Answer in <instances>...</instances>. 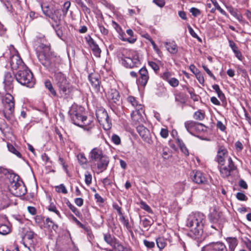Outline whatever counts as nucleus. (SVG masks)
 <instances>
[{
	"mask_svg": "<svg viewBox=\"0 0 251 251\" xmlns=\"http://www.w3.org/2000/svg\"><path fill=\"white\" fill-rule=\"evenodd\" d=\"M127 101L133 106V107L135 108V110L139 109V105H142V104H139L135 98L133 96L128 97L127 98Z\"/></svg>",
	"mask_w": 251,
	"mask_h": 251,
	"instance_id": "nucleus-29",
	"label": "nucleus"
},
{
	"mask_svg": "<svg viewBox=\"0 0 251 251\" xmlns=\"http://www.w3.org/2000/svg\"><path fill=\"white\" fill-rule=\"evenodd\" d=\"M194 118L197 120L202 121L204 118V113L201 111H197L194 113Z\"/></svg>",
	"mask_w": 251,
	"mask_h": 251,
	"instance_id": "nucleus-44",
	"label": "nucleus"
},
{
	"mask_svg": "<svg viewBox=\"0 0 251 251\" xmlns=\"http://www.w3.org/2000/svg\"><path fill=\"white\" fill-rule=\"evenodd\" d=\"M205 221V215L201 212L192 213L188 216L186 226L190 228L193 238L199 239L201 236Z\"/></svg>",
	"mask_w": 251,
	"mask_h": 251,
	"instance_id": "nucleus-1",
	"label": "nucleus"
},
{
	"mask_svg": "<svg viewBox=\"0 0 251 251\" xmlns=\"http://www.w3.org/2000/svg\"><path fill=\"white\" fill-rule=\"evenodd\" d=\"M153 2L160 7H163L165 4L164 0H153Z\"/></svg>",
	"mask_w": 251,
	"mask_h": 251,
	"instance_id": "nucleus-61",
	"label": "nucleus"
},
{
	"mask_svg": "<svg viewBox=\"0 0 251 251\" xmlns=\"http://www.w3.org/2000/svg\"><path fill=\"white\" fill-rule=\"evenodd\" d=\"M7 146L9 151L14 154L18 157H21L22 155L20 152L12 144L7 143Z\"/></svg>",
	"mask_w": 251,
	"mask_h": 251,
	"instance_id": "nucleus-33",
	"label": "nucleus"
},
{
	"mask_svg": "<svg viewBox=\"0 0 251 251\" xmlns=\"http://www.w3.org/2000/svg\"><path fill=\"white\" fill-rule=\"evenodd\" d=\"M139 74L140 76L137 79L138 83L144 86L147 83L149 78L148 72L146 68L143 67L139 70Z\"/></svg>",
	"mask_w": 251,
	"mask_h": 251,
	"instance_id": "nucleus-19",
	"label": "nucleus"
},
{
	"mask_svg": "<svg viewBox=\"0 0 251 251\" xmlns=\"http://www.w3.org/2000/svg\"><path fill=\"white\" fill-rule=\"evenodd\" d=\"M67 206L69 207V208L72 210V211L77 217H79L80 215V213L79 210L72 204L70 202L68 201L66 203Z\"/></svg>",
	"mask_w": 251,
	"mask_h": 251,
	"instance_id": "nucleus-39",
	"label": "nucleus"
},
{
	"mask_svg": "<svg viewBox=\"0 0 251 251\" xmlns=\"http://www.w3.org/2000/svg\"><path fill=\"white\" fill-rule=\"evenodd\" d=\"M236 198L239 201H245L248 199L247 197L243 193L238 192L236 195Z\"/></svg>",
	"mask_w": 251,
	"mask_h": 251,
	"instance_id": "nucleus-52",
	"label": "nucleus"
},
{
	"mask_svg": "<svg viewBox=\"0 0 251 251\" xmlns=\"http://www.w3.org/2000/svg\"><path fill=\"white\" fill-rule=\"evenodd\" d=\"M87 42L94 54L97 57H100L101 50L95 41L90 37Z\"/></svg>",
	"mask_w": 251,
	"mask_h": 251,
	"instance_id": "nucleus-22",
	"label": "nucleus"
},
{
	"mask_svg": "<svg viewBox=\"0 0 251 251\" xmlns=\"http://www.w3.org/2000/svg\"><path fill=\"white\" fill-rule=\"evenodd\" d=\"M176 143L179 147L181 151L183 152V153L188 156L189 155V151L185 144L183 143L182 141L179 138L176 139Z\"/></svg>",
	"mask_w": 251,
	"mask_h": 251,
	"instance_id": "nucleus-30",
	"label": "nucleus"
},
{
	"mask_svg": "<svg viewBox=\"0 0 251 251\" xmlns=\"http://www.w3.org/2000/svg\"><path fill=\"white\" fill-rule=\"evenodd\" d=\"M77 159L81 165L86 164L87 162V159L84 154L82 153H80L77 155Z\"/></svg>",
	"mask_w": 251,
	"mask_h": 251,
	"instance_id": "nucleus-40",
	"label": "nucleus"
},
{
	"mask_svg": "<svg viewBox=\"0 0 251 251\" xmlns=\"http://www.w3.org/2000/svg\"><path fill=\"white\" fill-rule=\"evenodd\" d=\"M104 241L109 245L113 246L114 243L113 239L109 234H105L104 235Z\"/></svg>",
	"mask_w": 251,
	"mask_h": 251,
	"instance_id": "nucleus-46",
	"label": "nucleus"
},
{
	"mask_svg": "<svg viewBox=\"0 0 251 251\" xmlns=\"http://www.w3.org/2000/svg\"><path fill=\"white\" fill-rule=\"evenodd\" d=\"M202 68L204 70V71L206 72V73L212 78L215 79V77L214 75L212 73L210 70L205 65L202 66Z\"/></svg>",
	"mask_w": 251,
	"mask_h": 251,
	"instance_id": "nucleus-63",
	"label": "nucleus"
},
{
	"mask_svg": "<svg viewBox=\"0 0 251 251\" xmlns=\"http://www.w3.org/2000/svg\"><path fill=\"white\" fill-rule=\"evenodd\" d=\"M96 115L99 122L104 127V128H110V121L105 109L102 108L98 109L96 111Z\"/></svg>",
	"mask_w": 251,
	"mask_h": 251,
	"instance_id": "nucleus-8",
	"label": "nucleus"
},
{
	"mask_svg": "<svg viewBox=\"0 0 251 251\" xmlns=\"http://www.w3.org/2000/svg\"><path fill=\"white\" fill-rule=\"evenodd\" d=\"M45 86L46 88H47L49 91L50 92V93L53 96H55L56 95V92L54 89L53 88L52 85L50 81H46L45 82Z\"/></svg>",
	"mask_w": 251,
	"mask_h": 251,
	"instance_id": "nucleus-38",
	"label": "nucleus"
},
{
	"mask_svg": "<svg viewBox=\"0 0 251 251\" xmlns=\"http://www.w3.org/2000/svg\"><path fill=\"white\" fill-rule=\"evenodd\" d=\"M42 11L45 15L49 17L53 11L52 8H50L49 5L42 4L41 5Z\"/></svg>",
	"mask_w": 251,
	"mask_h": 251,
	"instance_id": "nucleus-34",
	"label": "nucleus"
},
{
	"mask_svg": "<svg viewBox=\"0 0 251 251\" xmlns=\"http://www.w3.org/2000/svg\"><path fill=\"white\" fill-rule=\"evenodd\" d=\"M190 12L192 13V15L195 17H197L201 14V11L195 7H192L190 9Z\"/></svg>",
	"mask_w": 251,
	"mask_h": 251,
	"instance_id": "nucleus-55",
	"label": "nucleus"
},
{
	"mask_svg": "<svg viewBox=\"0 0 251 251\" xmlns=\"http://www.w3.org/2000/svg\"><path fill=\"white\" fill-rule=\"evenodd\" d=\"M71 6V2L69 1H66L63 5V9L62 10L63 14L66 16L68 13V10Z\"/></svg>",
	"mask_w": 251,
	"mask_h": 251,
	"instance_id": "nucleus-48",
	"label": "nucleus"
},
{
	"mask_svg": "<svg viewBox=\"0 0 251 251\" xmlns=\"http://www.w3.org/2000/svg\"><path fill=\"white\" fill-rule=\"evenodd\" d=\"M185 187V184L184 182H180L176 184L175 185V188L179 193H182Z\"/></svg>",
	"mask_w": 251,
	"mask_h": 251,
	"instance_id": "nucleus-45",
	"label": "nucleus"
},
{
	"mask_svg": "<svg viewBox=\"0 0 251 251\" xmlns=\"http://www.w3.org/2000/svg\"><path fill=\"white\" fill-rule=\"evenodd\" d=\"M122 64L126 68H132L134 67L137 66L138 65L137 63H134V61L128 55L125 56L123 55L122 57Z\"/></svg>",
	"mask_w": 251,
	"mask_h": 251,
	"instance_id": "nucleus-24",
	"label": "nucleus"
},
{
	"mask_svg": "<svg viewBox=\"0 0 251 251\" xmlns=\"http://www.w3.org/2000/svg\"><path fill=\"white\" fill-rule=\"evenodd\" d=\"M201 251H227L226 245L222 242L211 243L204 246Z\"/></svg>",
	"mask_w": 251,
	"mask_h": 251,
	"instance_id": "nucleus-15",
	"label": "nucleus"
},
{
	"mask_svg": "<svg viewBox=\"0 0 251 251\" xmlns=\"http://www.w3.org/2000/svg\"><path fill=\"white\" fill-rule=\"evenodd\" d=\"M160 134L162 138H166L169 135L168 130L166 128H162Z\"/></svg>",
	"mask_w": 251,
	"mask_h": 251,
	"instance_id": "nucleus-59",
	"label": "nucleus"
},
{
	"mask_svg": "<svg viewBox=\"0 0 251 251\" xmlns=\"http://www.w3.org/2000/svg\"><path fill=\"white\" fill-rule=\"evenodd\" d=\"M13 80V78L11 74L9 73H6L4 76V79L3 81L5 85L10 87V86L12 84Z\"/></svg>",
	"mask_w": 251,
	"mask_h": 251,
	"instance_id": "nucleus-31",
	"label": "nucleus"
},
{
	"mask_svg": "<svg viewBox=\"0 0 251 251\" xmlns=\"http://www.w3.org/2000/svg\"><path fill=\"white\" fill-rule=\"evenodd\" d=\"M127 55L133 59L134 63L140 64L139 55L138 51L134 50H129L127 52Z\"/></svg>",
	"mask_w": 251,
	"mask_h": 251,
	"instance_id": "nucleus-27",
	"label": "nucleus"
},
{
	"mask_svg": "<svg viewBox=\"0 0 251 251\" xmlns=\"http://www.w3.org/2000/svg\"><path fill=\"white\" fill-rule=\"evenodd\" d=\"M54 81L61 96L64 99L72 97L75 87L72 85L66 75L60 72L54 74Z\"/></svg>",
	"mask_w": 251,
	"mask_h": 251,
	"instance_id": "nucleus-2",
	"label": "nucleus"
},
{
	"mask_svg": "<svg viewBox=\"0 0 251 251\" xmlns=\"http://www.w3.org/2000/svg\"><path fill=\"white\" fill-rule=\"evenodd\" d=\"M111 140L115 145H118L121 143V139L120 137L116 134H114L112 136Z\"/></svg>",
	"mask_w": 251,
	"mask_h": 251,
	"instance_id": "nucleus-53",
	"label": "nucleus"
},
{
	"mask_svg": "<svg viewBox=\"0 0 251 251\" xmlns=\"http://www.w3.org/2000/svg\"><path fill=\"white\" fill-rule=\"evenodd\" d=\"M141 221L142 222L143 227L147 229H148L149 227H150L153 224L152 220L149 219L148 218H144V219L141 220Z\"/></svg>",
	"mask_w": 251,
	"mask_h": 251,
	"instance_id": "nucleus-35",
	"label": "nucleus"
},
{
	"mask_svg": "<svg viewBox=\"0 0 251 251\" xmlns=\"http://www.w3.org/2000/svg\"><path fill=\"white\" fill-rule=\"evenodd\" d=\"M119 33V38L122 40L123 41H127L128 42L130 43H134L136 39H129V38H125L124 37V36L125 35V33L122 31H119V32H118Z\"/></svg>",
	"mask_w": 251,
	"mask_h": 251,
	"instance_id": "nucleus-36",
	"label": "nucleus"
},
{
	"mask_svg": "<svg viewBox=\"0 0 251 251\" xmlns=\"http://www.w3.org/2000/svg\"><path fill=\"white\" fill-rule=\"evenodd\" d=\"M9 181L11 183L10 187L14 191L15 195L17 196L24 195L26 193V187L22 181L19 179V176L15 174L9 175Z\"/></svg>",
	"mask_w": 251,
	"mask_h": 251,
	"instance_id": "nucleus-6",
	"label": "nucleus"
},
{
	"mask_svg": "<svg viewBox=\"0 0 251 251\" xmlns=\"http://www.w3.org/2000/svg\"><path fill=\"white\" fill-rule=\"evenodd\" d=\"M185 127L190 133L194 131H202L204 130V125L201 123H197L193 121H188L185 123Z\"/></svg>",
	"mask_w": 251,
	"mask_h": 251,
	"instance_id": "nucleus-12",
	"label": "nucleus"
},
{
	"mask_svg": "<svg viewBox=\"0 0 251 251\" xmlns=\"http://www.w3.org/2000/svg\"><path fill=\"white\" fill-rule=\"evenodd\" d=\"M70 117L73 123L84 129L90 130L94 126V124L91 120H88L86 116H82L81 108L76 105H73L69 112Z\"/></svg>",
	"mask_w": 251,
	"mask_h": 251,
	"instance_id": "nucleus-3",
	"label": "nucleus"
},
{
	"mask_svg": "<svg viewBox=\"0 0 251 251\" xmlns=\"http://www.w3.org/2000/svg\"><path fill=\"white\" fill-rule=\"evenodd\" d=\"M143 242L144 245L148 248L151 249L155 246V243L153 242L149 241L147 240H144Z\"/></svg>",
	"mask_w": 251,
	"mask_h": 251,
	"instance_id": "nucleus-56",
	"label": "nucleus"
},
{
	"mask_svg": "<svg viewBox=\"0 0 251 251\" xmlns=\"http://www.w3.org/2000/svg\"><path fill=\"white\" fill-rule=\"evenodd\" d=\"M125 247L120 244H115L114 245V250L115 251H123Z\"/></svg>",
	"mask_w": 251,
	"mask_h": 251,
	"instance_id": "nucleus-64",
	"label": "nucleus"
},
{
	"mask_svg": "<svg viewBox=\"0 0 251 251\" xmlns=\"http://www.w3.org/2000/svg\"><path fill=\"white\" fill-rule=\"evenodd\" d=\"M109 161V157L104 154L92 163L95 164L97 166V169L101 173L107 169Z\"/></svg>",
	"mask_w": 251,
	"mask_h": 251,
	"instance_id": "nucleus-10",
	"label": "nucleus"
},
{
	"mask_svg": "<svg viewBox=\"0 0 251 251\" xmlns=\"http://www.w3.org/2000/svg\"><path fill=\"white\" fill-rule=\"evenodd\" d=\"M188 92L190 95L191 98L193 99L194 101H197L199 100V96L195 94L192 90H188Z\"/></svg>",
	"mask_w": 251,
	"mask_h": 251,
	"instance_id": "nucleus-58",
	"label": "nucleus"
},
{
	"mask_svg": "<svg viewBox=\"0 0 251 251\" xmlns=\"http://www.w3.org/2000/svg\"><path fill=\"white\" fill-rule=\"evenodd\" d=\"M150 66L154 71H157L159 69L158 65L154 62L151 61L149 62Z\"/></svg>",
	"mask_w": 251,
	"mask_h": 251,
	"instance_id": "nucleus-60",
	"label": "nucleus"
},
{
	"mask_svg": "<svg viewBox=\"0 0 251 251\" xmlns=\"http://www.w3.org/2000/svg\"><path fill=\"white\" fill-rule=\"evenodd\" d=\"M10 228L6 225H0V234L6 235L10 233Z\"/></svg>",
	"mask_w": 251,
	"mask_h": 251,
	"instance_id": "nucleus-37",
	"label": "nucleus"
},
{
	"mask_svg": "<svg viewBox=\"0 0 251 251\" xmlns=\"http://www.w3.org/2000/svg\"><path fill=\"white\" fill-rule=\"evenodd\" d=\"M137 131L142 139L147 143L151 145L153 143L150 131L142 125H139L136 127Z\"/></svg>",
	"mask_w": 251,
	"mask_h": 251,
	"instance_id": "nucleus-13",
	"label": "nucleus"
},
{
	"mask_svg": "<svg viewBox=\"0 0 251 251\" xmlns=\"http://www.w3.org/2000/svg\"><path fill=\"white\" fill-rule=\"evenodd\" d=\"M98 26L99 30L103 35H107L108 34V30L104 26H103L102 25L99 24Z\"/></svg>",
	"mask_w": 251,
	"mask_h": 251,
	"instance_id": "nucleus-57",
	"label": "nucleus"
},
{
	"mask_svg": "<svg viewBox=\"0 0 251 251\" xmlns=\"http://www.w3.org/2000/svg\"><path fill=\"white\" fill-rule=\"evenodd\" d=\"M89 80L96 92H101L100 81L97 74H91L88 76Z\"/></svg>",
	"mask_w": 251,
	"mask_h": 251,
	"instance_id": "nucleus-17",
	"label": "nucleus"
},
{
	"mask_svg": "<svg viewBox=\"0 0 251 251\" xmlns=\"http://www.w3.org/2000/svg\"><path fill=\"white\" fill-rule=\"evenodd\" d=\"M227 151L225 147L221 146L220 147L217 155V161L220 164L224 163L226 158H228Z\"/></svg>",
	"mask_w": 251,
	"mask_h": 251,
	"instance_id": "nucleus-20",
	"label": "nucleus"
},
{
	"mask_svg": "<svg viewBox=\"0 0 251 251\" xmlns=\"http://www.w3.org/2000/svg\"><path fill=\"white\" fill-rule=\"evenodd\" d=\"M168 83L172 87H176L179 84V80L175 77H172L168 81Z\"/></svg>",
	"mask_w": 251,
	"mask_h": 251,
	"instance_id": "nucleus-47",
	"label": "nucleus"
},
{
	"mask_svg": "<svg viewBox=\"0 0 251 251\" xmlns=\"http://www.w3.org/2000/svg\"><path fill=\"white\" fill-rule=\"evenodd\" d=\"M34 235L35 234L33 231H27L25 234V238L28 240H32L33 238Z\"/></svg>",
	"mask_w": 251,
	"mask_h": 251,
	"instance_id": "nucleus-62",
	"label": "nucleus"
},
{
	"mask_svg": "<svg viewBox=\"0 0 251 251\" xmlns=\"http://www.w3.org/2000/svg\"><path fill=\"white\" fill-rule=\"evenodd\" d=\"M156 242V245L160 250L163 249L167 245L165 239L162 237L157 238Z\"/></svg>",
	"mask_w": 251,
	"mask_h": 251,
	"instance_id": "nucleus-32",
	"label": "nucleus"
},
{
	"mask_svg": "<svg viewBox=\"0 0 251 251\" xmlns=\"http://www.w3.org/2000/svg\"><path fill=\"white\" fill-rule=\"evenodd\" d=\"M55 190L58 193H62L64 194H66L68 193L66 187L63 184L55 186Z\"/></svg>",
	"mask_w": 251,
	"mask_h": 251,
	"instance_id": "nucleus-42",
	"label": "nucleus"
},
{
	"mask_svg": "<svg viewBox=\"0 0 251 251\" xmlns=\"http://www.w3.org/2000/svg\"><path fill=\"white\" fill-rule=\"evenodd\" d=\"M10 66L11 69L14 70H17L23 69L26 66L24 64L22 59L20 56L17 54L13 55L10 58Z\"/></svg>",
	"mask_w": 251,
	"mask_h": 251,
	"instance_id": "nucleus-11",
	"label": "nucleus"
},
{
	"mask_svg": "<svg viewBox=\"0 0 251 251\" xmlns=\"http://www.w3.org/2000/svg\"><path fill=\"white\" fill-rule=\"evenodd\" d=\"M193 181L197 184H204L206 179L203 174L200 171H196L192 176Z\"/></svg>",
	"mask_w": 251,
	"mask_h": 251,
	"instance_id": "nucleus-23",
	"label": "nucleus"
},
{
	"mask_svg": "<svg viewBox=\"0 0 251 251\" xmlns=\"http://www.w3.org/2000/svg\"><path fill=\"white\" fill-rule=\"evenodd\" d=\"M172 74L166 71L162 74L161 75V77L163 79L168 82L172 77Z\"/></svg>",
	"mask_w": 251,
	"mask_h": 251,
	"instance_id": "nucleus-49",
	"label": "nucleus"
},
{
	"mask_svg": "<svg viewBox=\"0 0 251 251\" xmlns=\"http://www.w3.org/2000/svg\"><path fill=\"white\" fill-rule=\"evenodd\" d=\"M119 220L121 222L123 225L126 227V228L129 230L130 229V226L127 219H126L124 215L120 216Z\"/></svg>",
	"mask_w": 251,
	"mask_h": 251,
	"instance_id": "nucleus-41",
	"label": "nucleus"
},
{
	"mask_svg": "<svg viewBox=\"0 0 251 251\" xmlns=\"http://www.w3.org/2000/svg\"><path fill=\"white\" fill-rule=\"evenodd\" d=\"M3 106V114L5 118L10 120L14 115L15 101L14 97L10 94L7 93L2 99Z\"/></svg>",
	"mask_w": 251,
	"mask_h": 251,
	"instance_id": "nucleus-5",
	"label": "nucleus"
},
{
	"mask_svg": "<svg viewBox=\"0 0 251 251\" xmlns=\"http://www.w3.org/2000/svg\"><path fill=\"white\" fill-rule=\"evenodd\" d=\"M230 251H233L237 245V240L235 238L229 239L228 241Z\"/></svg>",
	"mask_w": 251,
	"mask_h": 251,
	"instance_id": "nucleus-43",
	"label": "nucleus"
},
{
	"mask_svg": "<svg viewBox=\"0 0 251 251\" xmlns=\"http://www.w3.org/2000/svg\"><path fill=\"white\" fill-rule=\"evenodd\" d=\"M11 174H9V172L7 169L0 167V179L3 178L6 175H8L7 177L9 178V175Z\"/></svg>",
	"mask_w": 251,
	"mask_h": 251,
	"instance_id": "nucleus-50",
	"label": "nucleus"
},
{
	"mask_svg": "<svg viewBox=\"0 0 251 251\" xmlns=\"http://www.w3.org/2000/svg\"><path fill=\"white\" fill-rule=\"evenodd\" d=\"M44 227L49 229H53L55 230L58 228V226L49 218H47L44 222Z\"/></svg>",
	"mask_w": 251,
	"mask_h": 251,
	"instance_id": "nucleus-28",
	"label": "nucleus"
},
{
	"mask_svg": "<svg viewBox=\"0 0 251 251\" xmlns=\"http://www.w3.org/2000/svg\"><path fill=\"white\" fill-rule=\"evenodd\" d=\"M139 109H137L133 111L131 114V117L132 122L135 125L142 124L145 122V119L143 116L144 110L143 105L139 106Z\"/></svg>",
	"mask_w": 251,
	"mask_h": 251,
	"instance_id": "nucleus-14",
	"label": "nucleus"
},
{
	"mask_svg": "<svg viewBox=\"0 0 251 251\" xmlns=\"http://www.w3.org/2000/svg\"><path fill=\"white\" fill-rule=\"evenodd\" d=\"M208 217L211 223L218 225L219 227L222 226L223 224L226 222L223 213L216 207H213L209 213Z\"/></svg>",
	"mask_w": 251,
	"mask_h": 251,
	"instance_id": "nucleus-7",
	"label": "nucleus"
},
{
	"mask_svg": "<svg viewBox=\"0 0 251 251\" xmlns=\"http://www.w3.org/2000/svg\"><path fill=\"white\" fill-rule=\"evenodd\" d=\"M15 76L17 81L23 85L31 88L35 84L33 74L27 67L18 70L15 73Z\"/></svg>",
	"mask_w": 251,
	"mask_h": 251,
	"instance_id": "nucleus-4",
	"label": "nucleus"
},
{
	"mask_svg": "<svg viewBox=\"0 0 251 251\" xmlns=\"http://www.w3.org/2000/svg\"><path fill=\"white\" fill-rule=\"evenodd\" d=\"M48 209L49 211L54 212L58 216L60 217V213L54 205L50 204L49 206Z\"/></svg>",
	"mask_w": 251,
	"mask_h": 251,
	"instance_id": "nucleus-54",
	"label": "nucleus"
},
{
	"mask_svg": "<svg viewBox=\"0 0 251 251\" xmlns=\"http://www.w3.org/2000/svg\"><path fill=\"white\" fill-rule=\"evenodd\" d=\"M236 167L230 157L227 158V165L224 163L221 164L220 172L223 177H227L231 175V172L234 171Z\"/></svg>",
	"mask_w": 251,
	"mask_h": 251,
	"instance_id": "nucleus-9",
	"label": "nucleus"
},
{
	"mask_svg": "<svg viewBox=\"0 0 251 251\" xmlns=\"http://www.w3.org/2000/svg\"><path fill=\"white\" fill-rule=\"evenodd\" d=\"M53 23L52 24V26L54 29L56 27H58L60 25L61 15L60 14V10L58 9H53L50 15L49 16Z\"/></svg>",
	"mask_w": 251,
	"mask_h": 251,
	"instance_id": "nucleus-16",
	"label": "nucleus"
},
{
	"mask_svg": "<svg viewBox=\"0 0 251 251\" xmlns=\"http://www.w3.org/2000/svg\"><path fill=\"white\" fill-rule=\"evenodd\" d=\"M85 183L88 185H90L91 183L92 175L88 172H87L85 174Z\"/></svg>",
	"mask_w": 251,
	"mask_h": 251,
	"instance_id": "nucleus-51",
	"label": "nucleus"
},
{
	"mask_svg": "<svg viewBox=\"0 0 251 251\" xmlns=\"http://www.w3.org/2000/svg\"><path fill=\"white\" fill-rule=\"evenodd\" d=\"M45 49L44 51H39L38 53V58L39 61L43 65H47L49 62L48 56L46 54L45 51H48L50 50L49 48L47 46H44Z\"/></svg>",
	"mask_w": 251,
	"mask_h": 251,
	"instance_id": "nucleus-21",
	"label": "nucleus"
},
{
	"mask_svg": "<svg viewBox=\"0 0 251 251\" xmlns=\"http://www.w3.org/2000/svg\"><path fill=\"white\" fill-rule=\"evenodd\" d=\"M104 154L103 151L101 149L98 147L93 148L89 154L90 162L91 163L93 162Z\"/></svg>",
	"mask_w": 251,
	"mask_h": 251,
	"instance_id": "nucleus-18",
	"label": "nucleus"
},
{
	"mask_svg": "<svg viewBox=\"0 0 251 251\" xmlns=\"http://www.w3.org/2000/svg\"><path fill=\"white\" fill-rule=\"evenodd\" d=\"M119 93L116 89H111L108 94V98L113 102L116 103L120 100Z\"/></svg>",
	"mask_w": 251,
	"mask_h": 251,
	"instance_id": "nucleus-26",
	"label": "nucleus"
},
{
	"mask_svg": "<svg viewBox=\"0 0 251 251\" xmlns=\"http://www.w3.org/2000/svg\"><path fill=\"white\" fill-rule=\"evenodd\" d=\"M165 46L167 50L172 54H176L178 51L176 44L174 42H166Z\"/></svg>",
	"mask_w": 251,
	"mask_h": 251,
	"instance_id": "nucleus-25",
	"label": "nucleus"
}]
</instances>
